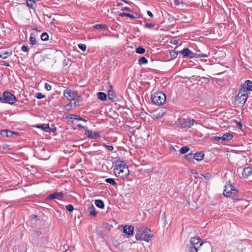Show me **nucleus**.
Returning <instances> with one entry per match:
<instances>
[{"mask_svg": "<svg viewBox=\"0 0 252 252\" xmlns=\"http://www.w3.org/2000/svg\"><path fill=\"white\" fill-rule=\"evenodd\" d=\"M248 96V93L240 89L238 94L235 97V102L239 106H242L245 103Z\"/></svg>", "mask_w": 252, "mask_h": 252, "instance_id": "39448f33", "label": "nucleus"}, {"mask_svg": "<svg viewBox=\"0 0 252 252\" xmlns=\"http://www.w3.org/2000/svg\"><path fill=\"white\" fill-rule=\"evenodd\" d=\"M0 134L1 135L9 137H12L14 135H17L18 134L9 130H3L1 131Z\"/></svg>", "mask_w": 252, "mask_h": 252, "instance_id": "dca6fc26", "label": "nucleus"}, {"mask_svg": "<svg viewBox=\"0 0 252 252\" xmlns=\"http://www.w3.org/2000/svg\"><path fill=\"white\" fill-rule=\"evenodd\" d=\"M11 55V52H7V51H4V52H1L0 53V58L2 59H6L7 57L10 56Z\"/></svg>", "mask_w": 252, "mask_h": 252, "instance_id": "b1692460", "label": "nucleus"}, {"mask_svg": "<svg viewBox=\"0 0 252 252\" xmlns=\"http://www.w3.org/2000/svg\"><path fill=\"white\" fill-rule=\"evenodd\" d=\"M241 90H244L247 93L248 91H252V82L250 80H247L245 83L241 85Z\"/></svg>", "mask_w": 252, "mask_h": 252, "instance_id": "f8f14e48", "label": "nucleus"}, {"mask_svg": "<svg viewBox=\"0 0 252 252\" xmlns=\"http://www.w3.org/2000/svg\"><path fill=\"white\" fill-rule=\"evenodd\" d=\"M165 114L163 110L157 109L152 113V117L154 119H159L162 118Z\"/></svg>", "mask_w": 252, "mask_h": 252, "instance_id": "9d476101", "label": "nucleus"}, {"mask_svg": "<svg viewBox=\"0 0 252 252\" xmlns=\"http://www.w3.org/2000/svg\"><path fill=\"white\" fill-rule=\"evenodd\" d=\"M237 190L230 184H226L223 190V194L226 197L235 196L237 193Z\"/></svg>", "mask_w": 252, "mask_h": 252, "instance_id": "0eeeda50", "label": "nucleus"}, {"mask_svg": "<svg viewBox=\"0 0 252 252\" xmlns=\"http://www.w3.org/2000/svg\"><path fill=\"white\" fill-rule=\"evenodd\" d=\"M4 65L6 66H8L9 65L8 63H4Z\"/></svg>", "mask_w": 252, "mask_h": 252, "instance_id": "4d7b16f0", "label": "nucleus"}, {"mask_svg": "<svg viewBox=\"0 0 252 252\" xmlns=\"http://www.w3.org/2000/svg\"><path fill=\"white\" fill-rule=\"evenodd\" d=\"M95 205L100 208H103L104 207V204L103 202L101 200H96L95 201Z\"/></svg>", "mask_w": 252, "mask_h": 252, "instance_id": "a878e982", "label": "nucleus"}, {"mask_svg": "<svg viewBox=\"0 0 252 252\" xmlns=\"http://www.w3.org/2000/svg\"><path fill=\"white\" fill-rule=\"evenodd\" d=\"M190 246L191 247H194L198 249L201 246L203 245V242L201 240L197 237H192L190 239Z\"/></svg>", "mask_w": 252, "mask_h": 252, "instance_id": "1a4fd4ad", "label": "nucleus"}, {"mask_svg": "<svg viewBox=\"0 0 252 252\" xmlns=\"http://www.w3.org/2000/svg\"><path fill=\"white\" fill-rule=\"evenodd\" d=\"M148 63V60L145 57H141L138 60L139 64L141 65L142 64H146Z\"/></svg>", "mask_w": 252, "mask_h": 252, "instance_id": "bb28decb", "label": "nucleus"}, {"mask_svg": "<svg viewBox=\"0 0 252 252\" xmlns=\"http://www.w3.org/2000/svg\"><path fill=\"white\" fill-rule=\"evenodd\" d=\"M170 42L172 44H175V45H176V44H177L178 43V41L176 40H174L173 41H171Z\"/></svg>", "mask_w": 252, "mask_h": 252, "instance_id": "864d4df0", "label": "nucleus"}, {"mask_svg": "<svg viewBox=\"0 0 252 252\" xmlns=\"http://www.w3.org/2000/svg\"><path fill=\"white\" fill-rule=\"evenodd\" d=\"M76 101V104L77 105V102L79 103L80 101L82 100V98L78 96L77 98L76 99H75Z\"/></svg>", "mask_w": 252, "mask_h": 252, "instance_id": "de8ad7c7", "label": "nucleus"}, {"mask_svg": "<svg viewBox=\"0 0 252 252\" xmlns=\"http://www.w3.org/2000/svg\"><path fill=\"white\" fill-rule=\"evenodd\" d=\"M123 232L124 233H125L126 234L128 235H131V236H132L133 235V233H134V227L131 226V225H129V226H128L127 225H126L124 226V228H123Z\"/></svg>", "mask_w": 252, "mask_h": 252, "instance_id": "ddd939ff", "label": "nucleus"}, {"mask_svg": "<svg viewBox=\"0 0 252 252\" xmlns=\"http://www.w3.org/2000/svg\"><path fill=\"white\" fill-rule=\"evenodd\" d=\"M97 97L98 99L101 100H105L107 98L106 94L102 92H99L97 93Z\"/></svg>", "mask_w": 252, "mask_h": 252, "instance_id": "393cba45", "label": "nucleus"}, {"mask_svg": "<svg viewBox=\"0 0 252 252\" xmlns=\"http://www.w3.org/2000/svg\"><path fill=\"white\" fill-rule=\"evenodd\" d=\"M147 14L151 17H153L154 16L153 13L150 11H147Z\"/></svg>", "mask_w": 252, "mask_h": 252, "instance_id": "8fccbe9b", "label": "nucleus"}, {"mask_svg": "<svg viewBox=\"0 0 252 252\" xmlns=\"http://www.w3.org/2000/svg\"><path fill=\"white\" fill-rule=\"evenodd\" d=\"M106 25H102V24H96L95 25L92 26L91 28V30H93L94 29L100 30L102 31L106 30Z\"/></svg>", "mask_w": 252, "mask_h": 252, "instance_id": "a211bd4d", "label": "nucleus"}, {"mask_svg": "<svg viewBox=\"0 0 252 252\" xmlns=\"http://www.w3.org/2000/svg\"><path fill=\"white\" fill-rule=\"evenodd\" d=\"M204 154L202 152L195 153L193 156V158L197 161H200L203 159Z\"/></svg>", "mask_w": 252, "mask_h": 252, "instance_id": "412c9836", "label": "nucleus"}, {"mask_svg": "<svg viewBox=\"0 0 252 252\" xmlns=\"http://www.w3.org/2000/svg\"><path fill=\"white\" fill-rule=\"evenodd\" d=\"M154 26V25H153L152 24H151V23H146L145 24V27L147 28H150V29Z\"/></svg>", "mask_w": 252, "mask_h": 252, "instance_id": "c03bdc74", "label": "nucleus"}, {"mask_svg": "<svg viewBox=\"0 0 252 252\" xmlns=\"http://www.w3.org/2000/svg\"><path fill=\"white\" fill-rule=\"evenodd\" d=\"M151 100L153 103L157 105L163 104L166 101L165 94L161 92H158L151 95Z\"/></svg>", "mask_w": 252, "mask_h": 252, "instance_id": "20e7f679", "label": "nucleus"}, {"mask_svg": "<svg viewBox=\"0 0 252 252\" xmlns=\"http://www.w3.org/2000/svg\"><path fill=\"white\" fill-rule=\"evenodd\" d=\"M77 92L72 91L70 89L67 88L63 92V95L67 99L70 100V102L66 105V107L69 108L72 107L73 102V105L75 107L77 105L75 98L77 96Z\"/></svg>", "mask_w": 252, "mask_h": 252, "instance_id": "7ed1b4c3", "label": "nucleus"}, {"mask_svg": "<svg viewBox=\"0 0 252 252\" xmlns=\"http://www.w3.org/2000/svg\"><path fill=\"white\" fill-rule=\"evenodd\" d=\"M27 5L30 8L34 9L36 6L35 0H26Z\"/></svg>", "mask_w": 252, "mask_h": 252, "instance_id": "aec40b11", "label": "nucleus"}, {"mask_svg": "<svg viewBox=\"0 0 252 252\" xmlns=\"http://www.w3.org/2000/svg\"><path fill=\"white\" fill-rule=\"evenodd\" d=\"M37 42L34 35L33 33H32L30 37L29 44L33 46L37 44Z\"/></svg>", "mask_w": 252, "mask_h": 252, "instance_id": "5701e85b", "label": "nucleus"}, {"mask_svg": "<svg viewBox=\"0 0 252 252\" xmlns=\"http://www.w3.org/2000/svg\"><path fill=\"white\" fill-rule=\"evenodd\" d=\"M181 127L183 129H188L191 127L195 124L197 125L198 123L195 121L194 119H181L179 120Z\"/></svg>", "mask_w": 252, "mask_h": 252, "instance_id": "423d86ee", "label": "nucleus"}, {"mask_svg": "<svg viewBox=\"0 0 252 252\" xmlns=\"http://www.w3.org/2000/svg\"><path fill=\"white\" fill-rule=\"evenodd\" d=\"M252 174V167L248 166L243 169L242 176L244 178H247Z\"/></svg>", "mask_w": 252, "mask_h": 252, "instance_id": "4468645a", "label": "nucleus"}, {"mask_svg": "<svg viewBox=\"0 0 252 252\" xmlns=\"http://www.w3.org/2000/svg\"><path fill=\"white\" fill-rule=\"evenodd\" d=\"M180 53L181 54L184 58L189 57V58H193L195 56V55L188 48L183 49L180 52Z\"/></svg>", "mask_w": 252, "mask_h": 252, "instance_id": "9b49d317", "label": "nucleus"}, {"mask_svg": "<svg viewBox=\"0 0 252 252\" xmlns=\"http://www.w3.org/2000/svg\"><path fill=\"white\" fill-rule=\"evenodd\" d=\"M86 134L87 135L88 137L92 138L94 137L93 132L92 130H86Z\"/></svg>", "mask_w": 252, "mask_h": 252, "instance_id": "f704fd0d", "label": "nucleus"}, {"mask_svg": "<svg viewBox=\"0 0 252 252\" xmlns=\"http://www.w3.org/2000/svg\"><path fill=\"white\" fill-rule=\"evenodd\" d=\"M63 196V193L62 192H55L54 193L49 195L48 197V200H53L54 199H61Z\"/></svg>", "mask_w": 252, "mask_h": 252, "instance_id": "2eb2a0df", "label": "nucleus"}, {"mask_svg": "<svg viewBox=\"0 0 252 252\" xmlns=\"http://www.w3.org/2000/svg\"><path fill=\"white\" fill-rule=\"evenodd\" d=\"M136 52L138 54H142L145 52V49L142 47H139L136 48Z\"/></svg>", "mask_w": 252, "mask_h": 252, "instance_id": "c756f323", "label": "nucleus"}, {"mask_svg": "<svg viewBox=\"0 0 252 252\" xmlns=\"http://www.w3.org/2000/svg\"><path fill=\"white\" fill-rule=\"evenodd\" d=\"M3 95L2 96H0V102H1V103H4V99H3Z\"/></svg>", "mask_w": 252, "mask_h": 252, "instance_id": "603ef678", "label": "nucleus"}, {"mask_svg": "<svg viewBox=\"0 0 252 252\" xmlns=\"http://www.w3.org/2000/svg\"><path fill=\"white\" fill-rule=\"evenodd\" d=\"M77 126L80 128H83V126L81 124L77 125Z\"/></svg>", "mask_w": 252, "mask_h": 252, "instance_id": "6e6d98bb", "label": "nucleus"}, {"mask_svg": "<svg viewBox=\"0 0 252 252\" xmlns=\"http://www.w3.org/2000/svg\"><path fill=\"white\" fill-rule=\"evenodd\" d=\"M51 86L50 85H49V84L48 83H46L45 84V89L46 90H47V91H50L51 90Z\"/></svg>", "mask_w": 252, "mask_h": 252, "instance_id": "a19ab883", "label": "nucleus"}, {"mask_svg": "<svg viewBox=\"0 0 252 252\" xmlns=\"http://www.w3.org/2000/svg\"><path fill=\"white\" fill-rule=\"evenodd\" d=\"M108 98L110 99H114V94H113V93L112 92L109 91V93H108Z\"/></svg>", "mask_w": 252, "mask_h": 252, "instance_id": "ea45409f", "label": "nucleus"}, {"mask_svg": "<svg viewBox=\"0 0 252 252\" xmlns=\"http://www.w3.org/2000/svg\"><path fill=\"white\" fill-rule=\"evenodd\" d=\"M21 50H22L23 52H28V47H27L26 45H23L22 46Z\"/></svg>", "mask_w": 252, "mask_h": 252, "instance_id": "79ce46f5", "label": "nucleus"}, {"mask_svg": "<svg viewBox=\"0 0 252 252\" xmlns=\"http://www.w3.org/2000/svg\"><path fill=\"white\" fill-rule=\"evenodd\" d=\"M170 55L173 58H176L177 56L178 53L172 50L170 52Z\"/></svg>", "mask_w": 252, "mask_h": 252, "instance_id": "58836bf2", "label": "nucleus"}, {"mask_svg": "<svg viewBox=\"0 0 252 252\" xmlns=\"http://www.w3.org/2000/svg\"><path fill=\"white\" fill-rule=\"evenodd\" d=\"M105 181L107 183H109V184H110L112 185L115 186V185H117V183L112 178H107V179H106Z\"/></svg>", "mask_w": 252, "mask_h": 252, "instance_id": "7c9ffc66", "label": "nucleus"}, {"mask_svg": "<svg viewBox=\"0 0 252 252\" xmlns=\"http://www.w3.org/2000/svg\"><path fill=\"white\" fill-rule=\"evenodd\" d=\"M106 146L110 151H112L114 149V148L112 145H106Z\"/></svg>", "mask_w": 252, "mask_h": 252, "instance_id": "a18cd8bd", "label": "nucleus"}, {"mask_svg": "<svg viewBox=\"0 0 252 252\" xmlns=\"http://www.w3.org/2000/svg\"><path fill=\"white\" fill-rule=\"evenodd\" d=\"M88 211L91 216L95 217L96 216V212H95V207L93 205L88 208Z\"/></svg>", "mask_w": 252, "mask_h": 252, "instance_id": "4be33fe9", "label": "nucleus"}, {"mask_svg": "<svg viewBox=\"0 0 252 252\" xmlns=\"http://www.w3.org/2000/svg\"><path fill=\"white\" fill-rule=\"evenodd\" d=\"M214 139H215V140H217V141H219V140H221V136H214L213 137Z\"/></svg>", "mask_w": 252, "mask_h": 252, "instance_id": "49530a36", "label": "nucleus"}, {"mask_svg": "<svg viewBox=\"0 0 252 252\" xmlns=\"http://www.w3.org/2000/svg\"><path fill=\"white\" fill-rule=\"evenodd\" d=\"M127 13L123 12L119 14V16L121 17L126 16Z\"/></svg>", "mask_w": 252, "mask_h": 252, "instance_id": "09e8293b", "label": "nucleus"}, {"mask_svg": "<svg viewBox=\"0 0 252 252\" xmlns=\"http://www.w3.org/2000/svg\"><path fill=\"white\" fill-rule=\"evenodd\" d=\"M198 249L194 247H189L187 252H197Z\"/></svg>", "mask_w": 252, "mask_h": 252, "instance_id": "72a5a7b5", "label": "nucleus"}, {"mask_svg": "<svg viewBox=\"0 0 252 252\" xmlns=\"http://www.w3.org/2000/svg\"><path fill=\"white\" fill-rule=\"evenodd\" d=\"M139 16L138 14L136 13H133L132 14L127 13L126 17H128L131 18H137Z\"/></svg>", "mask_w": 252, "mask_h": 252, "instance_id": "473e14b6", "label": "nucleus"}, {"mask_svg": "<svg viewBox=\"0 0 252 252\" xmlns=\"http://www.w3.org/2000/svg\"><path fill=\"white\" fill-rule=\"evenodd\" d=\"M192 156V154L190 153L189 154H188L187 156L188 157H191Z\"/></svg>", "mask_w": 252, "mask_h": 252, "instance_id": "13d9d810", "label": "nucleus"}, {"mask_svg": "<svg viewBox=\"0 0 252 252\" xmlns=\"http://www.w3.org/2000/svg\"><path fill=\"white\" fill-rule=\"evenodd\" d=\"M154 234L151 233V230L148 228H138L135 235L137 240H144L149 242L153 237Z\"/></svg>", "mask_w": 252, "mask_h": 252, "instance_id": "f03ea898", "label": "nucleus"}, {"mask_svg": "<svg viewBox=\"0 0 252 252\" xmlns=\"http://www.w3.org/2000/svg\"><path fill=\"white\" fill-rule=\"evenodd\" d=\"M78 47L84 52L86 50V45L84 44H78Z\"/></svg>", "mask_w": 252, "mask_h": 252, "instance_id": "c9c22d12", "label": "nucleus"}, {"mask_svg": "<svg viewBox=\"0 0 252 252\" xmlns=\"http://www.w3.org/2000/svg\"><path fill=\"white\" fill-rule=\"evenodd\" d=\"M189 148L187 146H184L180 149V152L182 154H184L187 153L189 151Z\"/></svg>", "mask_w": 252, "mask_h": 252, "instance_id": "cd10ccee", "label": "nucleus"}, {"mask_svg": "<svg viewBox=\"0 0 252 252\" xmlns=\"http://www.w3.org/2000/svg\"><path fill=\"white\" fill-rule=\"evenodd\" d=\"M49 38V35L47 32H42V34L41 35V39L43 41H46Z\"/></svg>", "mask_w": 252, "mask_h": 252, "instance_id": "c85d7f7f", "label": "nucleus"}, {"mask_svg": "<svg viewBox=\"0 0 252 252\" xmlns=\"http://www.w3.org/2000/svg\"><path fill=\"white\" fill-rule=\"evenodd\" d=\"M233 138V135L229 133V132H226L224 133L222 136H221V141H229L230 140Z\"/></svg>", "mask_w": 252, "mask_h": 252, "instance_id": "6ab92c4d", "label": "nucleus"}, {"mask_svg": "<svg viewBox=\"0 0 252 252\" xmlns=\"http://www.w3.org/2000/svg\"><path fill=\"white\" fill-rule=\"evenodd\" d=\"M35 96L38 99H41L45 97V95L41 93H37L35 94Z\"/></svg>", "mask_w": 252, "mask_h": 252, "instance_id": "e433bc0d", "label": "nucleus"}, {"mask_svg": "<svg viewBox=\"0 0 252 252\" xmlns=\"http://www.w3.org/2000/svg\"><path fill=\"white\" fill-rule=\"evenodd\" d=\"M69 119L70 120H81L82 121V119L79 117L77 115H70L69 117Z\"/></svg>", "mask_w": 252, "mask_h": 252, "instance_id": "2f4dec72", "label": "nucleus"}, {"mask_svg": "<svg viewBox=\"0 0 252 252\" xmlns=\"http://www.w3.org/2000/svg\"><path fill=\"white\" fill-rule=\"evenodd\" d=\"M37 127L43 129L45 132L53 131L54 130V129L51 128L49 127V124L38 125Z\"/></svg>", "mask_w": 252, "mask_h": 252, "instance_id": "f3484780", "label": "nucleus"}, {"mask_svg": "<svg viewBox=\"0 0 252 252\" xmlns=\"http://www.w3.org/2000/svg\"><path fill=\"white\" fill-rule=\"evenodd\" d=\"M123 10H126V11H129L130 10V9L129 8L127 7H125L123 8Z\"/></svg>", "mask_w": 252, "mask_h": 252, "instance_id": "5fc2aeb1", "label": "nucleus"}, {"mask_svg": "<svg viewBox=\"0 0 252 252\" xmlns=\"http://www.w3.org/2000/svg\"><path fill=\"white\" fill-rule=\"evenodd\" d=\"M65 207L66 209L69 212H72L74 209L73 206L70 204L66 205Z\"/></svg>", "mask_w": 252, "mask_h": 252, "instance_id": "4c0bfd02", "label": "nucleus"}, {"mask_svg": "<svg viewBox=\"0 0 252 252\" xmlns=\"http://www.w3.org/2000/svg\"><path fill=\"white\" fill-rule=\"evenodd\" d=\"M174 3L176 5H179L180 3L184 4V3L183 1H181L179 0H175L174 1Z\"/></svg>", "mask_w": 252, "mask_h": 252, "instance_id": "37998d69", "label": "nucleus"}, {"mask_svg": "<svg viewBox=\"0 0 252 252\" xmlns=\"http://www.w3.org/2000/svg\"><path fill=\"white\" fill-rule=\"evenodd\" d=\"M198 56L201 57H207L208 56V55L204 54H200L198 55Z\"/></svg>", "mask_w": 252, "mask_h": 252, "instance_id": "3c124183", "label": "nucleus"}, {"mask_svg": "<svg viewBox=\"0 0 252 252\" xmlns=\"http://www.w3.org/2000/svg\"><path fill=\"white\" fill-rule=\"evenodd\" d=\"M3 99H4V103L12 104L16 101L15 96L8 92H3Z\"/></svg>", "mask_w": 252, "mask_h": 252, "instance_id": "6e6552de", "label": "nucleus"}, {"mask_svg": "<svg viewBox=\"0 0 252 252\" xmlns=\"http://www.w3.org/2000/svg\"><path fill=\"white\" fill-rule=\"evenodd\" d=\"M114 173L117 177L125 179L129 175V170L125 162L118 161L114 166Z\"/></svg>", "mask_w": 252, "mask_h": 252, "instance_id": "f257e3e1", "label": "nucleus"}]
</instances>
